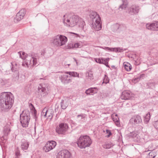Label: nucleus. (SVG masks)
I'll return each mask as SVG.
<instances>
[{
    "mask_svg": "<svg viewBox=\"0 0 158 158\" xmlns=\"http://www.w3.org/2000/svg\"><path fill=\"white\" fill-rule=\"evenodd\" d=\"M9 131H10V129H9Z\"/></svg>",
    "mask_w": 158,
    "mask_h": 158,
    "instance_id": "57",
    "label": "nucleus"
},
{
    "mask_svg": "<svg viewBox=\"0 0 158 158\" xmlns=\"http://www.w3.org/2000/svg\"><path fill=\"white\" fill-rule=\"evenodd\" d=\"M21 55L22 56V57H25L26 56H29V54H26L24 52H22V54H21Z\"/></svg>",
    "mask_w": 158,
    "mask_h": 158,
    "instance_id": "47",
    "label": "nucleus"
},
{
    "mask_svg": "<svg viewBox=\"0 0 158 158\" xmlns=\"http://www.w3.org/2000/svg\"><path fill=\"white\" fill-rule=\"evenodd\" d=\"M115 117H117V114H116L115 115Z\"/></svg>",
    "mask_w": 158,
    "mask_h": 158,
    "instance_id": "55",
    "label": "nucleus"
},
{
    "mask_svg": "<svg viewBox=\"0 0 158 158\" xmlns=\"http://www.w3.org/2000/svg\"><path fill=\"white\" fill-rule=\"evenodd\" d=\"M65 73L69 74L70 76L73 77H79V74L76 72H65Z\"/></svg>",
    "mask_w": 158,
    "mask_h": 158,
    "instance_id": "26",
    "label": "nucleus"
},
{
    "mask_svg": "<svg viewBox=\"0 0 158 158\" xmlns=\"http://www.w3.org/2000/svg\"><path fill=\"white\" fill-rule=\"evenodd\" d=\"M157 1H158V0H157Z\"/></svg>",
    "mask_w": 158,
    "mask_h": 158,
    "instance_id": "58",
    "label": "nucleus"
},
{
    "mask_svg": "<svg viewBox=\"0 0 158 158\" xmlns=\"http://www.w3.org/2000/svg\"><path fill=\"white\" fill-rule=\"evenodd\" d=\"M74 47L78 48L79 47L80 44L79 43H76L74 44Z\"/></svg>",
    "mask_w": 158,
    "mask_h": 158,
    "instance_id": "46",
    "label": "nucleus"
},
{
    "mask_svg": "<svg viewBox=\"0 0 158 158\" xmlns=\"http://www.w3.org/2000/svg\"><path fill=\"white\" fill-rule=\"evenodd\" d=\"M73 48H74V45L72 44H68L67 45V48H68L70 49Z\"/></svg>",
    "mask_w": 158,
    "mask_h": 158,
    "instance_id": "41",
    "label": "nucleus"
},
{
    "mask_svg": "<svg viewBox=\"0 0 158 158\" xmlns=\"http://www.w3.org/2000/svg\"><path fill=\"white\" fill-rule=\"evenodd\" d=\"M147 29L152 31H158V21H156L151 23H147L146 25Z\"/></svg>",
    "mask_w": 158,
    "mask_h": 158,
    "instance_id": "13",
    "label": "nucleus"
},
{
    "mask_svg": "<svg viewBox=\"0 0 158 158\" xmlns=\"http://www.w3.org/2000/svg\"><path fill=\"white\" fill-rule=\"evenodd\" d=\"M151 55L155 56L156 57H158V50L154 49L151 51Z\"/></svg>",
    "mask_w": 158,
    "mask_h": 158,
    "instance_id": "29",
    "label": "nucleus"
},
{
    "mask_svg": "<svg viewBox=\"0 0 158 158\" xmlns=\"http://www.w3.org/2000/svg\"><path fill=\"white\" fill-rule=\"evenodd\" d=\"M44 50H43L41 52V55L42 56H44Z\"/></svg>",
    "mask_w": 158,
    "mask_h": 158,
    "instance_id": "48",
    "label": "nucleus"
},
{
    "mask_svg": "<svg viewBox=\"0 0 158 158\" xmlns=\"http://www.w3.org/2000/svg\"><path fill=\"white\" fill-rule=\"evenodd\" d=\"M123 52L124 51H126L127 50V49H126V48H125V49H123Z\"/></svg>",
    "mask_w": 158,
    "mask_h": 158,
    "instance_id": "52",
    "label": "nucleus"
},
{
    "mask_svg": "<svg viewBox=\"0 0 158 158\" xmlns=\"http://www.w3.org/2000/svg\"><path fill=\"white\" fill-rule=\"evenodd\" d=\"M112 118L113 121L115 123L116 125L117 126H119L120 125V123L119 122V119L118 117H113Z\"/></svg>",
    "mask_w": 158,
    "mask_h": 158,
    "instance_id": "31",
    "label": "nucleus"
},
{
    "mask_svg": "<svg viewBox=\"0 0 158 158\" xmlns=\"http://www.w3.org/2000/svg\"><path fill=\"white\" fill-rule=\"evenodd\" d=\"M138 136V135L135 133H132L131 134V136L133 138H137Z\"/></svg>",
    "mask_w": 158,
    "mask_h": 158,
    "instance_id": "44",
    "label": "nucleus"
},
{
    "mask_svg": "<svg viewBox=\"0 0 158 158\" xmlns=\"http://www.w3.org/2000/svg\"><path fill=\"white\" fill-rule=\"evenodd\" d=\"M38 92L40 93L42 96L44 97L48 94V92L47 89L41 85L38 88Z\"/></svg>",
    "mask_w": 158,
    "mask_h": 158,
    "instance_id": "18",
    "label": "nucleus"
},
{
    "mask_svg": "<svg viewBox=\"0 0 158 158\" xmlns=\"http://www.w3.org/2000/svg\"><path fill=\"white\" fill-rule=\"evenodd\" d=\"M67 41V38L65 36L58 35L54 36L51 42L56 47H59L64 45Z\"/></svg>",
    "mask_w": 158,
    "mask_h": 158,
    "instance_id": "6",
    "label": "nucleus"
},
{
    "mask_svg": "<svg viewBox=\"0 0 158 158\" xmlns=\"http://www.w3.org/2000/svg\"><path fill=\"white\" fill-rule=\"evenodd\" d=\"M63 20L65 25L70 27L75 26L79 21L81 22L83 24L84 23L78 16L73 15L71 14H66L64 15Z\"/></svg>",
    "mask_w": 158,
    "mask_h": 158,
    "instance_id": "2",
    "label": "nucleus"
},
{
    "mask_svg": "<svg viewBox=\"0 0 158 158\" xmlns=\"http://www.w3.org/2000/svg\"><path fill=\"white\" fill-rule=\"evenodd\" d=\"M59 78L61 81L64 83H68L70 81V76L66 75H63L59 77Z\"/></svg>",
    "mask_w": 158,
    "mask_h": 158,
    "instance_id": "19",
    "label": "nucleus"
},
{
    "mask_svg": "<svg viewBox=\"0 0 158 158\" xmlns=\"http://www.w3.org/2000/svg\"><path fill=\"white\" fill-rule=\"evenodd\" d=\"M145 75L144 74H140L138 77V78L139 80L143 79L145 77Z\"/></svg>",
    "mask_w": 158,
    "mask_h": 158,
    "instance_id": "40",
    "label": "nucleus"
},
{
    "mask_svg": "<svg viewBox=\"0 0 158 158\" xmlns=\"http://www.w3.org/2000/svg\"><path fill=\"white\" fill-rule=\"evenodd\" d=\"M98 91V89L97 87L90 88L86 90L85 93L87 95H94V94H96Z\"/></svg>",
    "mask_w": 158,
    "mask_h": 158,
    "instance_id": "17",
    "label": "nucleus"
},
{
    "mask_svg": "<svg viewBox=\"0 0 158 158\" xmlns=\"http://www.w3.org/2000/svg\"><path fill=\"white\" fill-rule=\"evenodd\" d=\"M139 9V7L135 5H133L128 8L127 13L131 15L136 14L138 13Z\"/></svg>",
    "mask_w": 158,
    "mask_h": 158,
    "instance_id": "10",
    "label": "nucleus"
},
{
    "mask_svg": "<svg viewBox=\"0 0 158 158\" xmlns=\"http://www.w3.org/2000/svg\"><path fill=\"white\" fill-rule=\"evenodd\" d=\"M92 143L90 138L87 135L81 136L77 139V144L81 149L89 146Z\"/></svg>",
    "mask_w": 158,
    "mask_h": 158,
    "instance_id": "4",
    "label": "nucleus"
},
{
    "mask_svg": "<svg viewBox=\"0 0 158 158\" xmlns=\"http://www.w3.org/2000/svg\"><path fill=\"white\" fill-rule=\"evenodd\" d=\"M106 134L107 135V137H109L110 135H112L111 132L110 130H106Z\"/></svg>",
    "mask_w": 158,
    "mask_h": 158,
    "instance_id": "39",
    "label": "nucleus"
},
{
    "mask_svg": "<svg viewBox=\"0 0 158 158\" xmlns=\"http://www.w3.org/2000/svg\"><path fill=\"white\" fill-rule=\"evenodd\" d=\"M109 80L107 77L106 75H105L104 78L103 79V83H105L106 84L109 83Z\"/></svg>",
    "mask_w": 158,
    "mask_h": 158,
    "instance_id": "37",
    "label": "nucleus"
},
{
    "mask_svg": "<svg viewBox=\"0 0 158 158\" xmlns=\"http://www.w3.org/2000/svg\"><path fill=\"white\" fill-rule=\"evenodd\" d=\"M11 70L14 73L13 79L15 81H16L18 80L19 78V67L15 62H11Z\"/></svg>",
    "mask_w": 158,
    "mask_h": 158,
    "instance_id": "8",
    "label": "nucleus"
},
{
    "mask_svg": "<svg viewBox=\"0 0 158 158\" xmlns=\"http://www.w3.org/2000/svg\"><path fill=\"white\" fill-rule=\"evenodd\" d=\"M41 115L44 116L45 117L52 118V114L46 108H44L43 110L41 113Z\"/></svg>",
    "mask_w": 158,
    "mask_h": 158,
    "instance_id": "21",
    "label": "nucleus"
},
{
    "mask_svg": "<svg viewBox=\"0 0 158 158\" xmlns=\"http://www.w3.org/2000/svg\"><path fill=\"white\" fill-rule=\"evenodd\" d=\"M14 102V97L11 93H2L0 97V111H8L12 107Z\"/></svg>",
    "mask_w": 158,
    "mask_h": 158,
    "instance_id": "1",
    "label": "nucleus"
},
{
    "mask_svg": "<svg viewBox=\"0 0 158 158\" xmlns=\"http://www.w3.org/2000/svg\"><path fill=\"white\" fill-rule=\"evenodd\" d=\"M104 59L103 58H95L94 60L97 63H98L100 64H102L103 63V61Z\"/></svg>",
    "mask_w": 158,
    "mask_h": 158,
    "instance_id": "36",
    "label": "nucleus"
},
{
    "mask_svg": "<svg viewBox=\"0 0 158 158\" xmlns=\"http://www.w3.org/2000/svg\"><path fill=\"white\" fill-rule=\"evenodd\" d=\"M60 105L62 109L64 110L66 109L68 106V104L67 100L65 99L64 100H62L60 103Z\"/></svg>",
    "mask_w": 158,
    "mask_h": 158,
    "instance_id": "25",
    "label": "nucleus"
},
{
    "mask_svg": "<svg viewBox=\"0 0 158 158\" xmlns=\"http://www.w3.org/2000/svg\"><path fill=\"white\" fill-rule=\"evenodd\" d=\"M112 147V144L110 143H108L103 145V148L106 149H109Z\"/></svg>",
    "mask_w": 158,
    "mask_h": 158,
    "instance_id": "38",
    "label": "nucleus"
},
{
    "mask_svg": "<svg viewBox=\"0 0 158 158\" xmlns=\"http://www.w3.org/2000/svg\"><path fill=\"white\" fill-rule=\"evenodd\" d=\"M90 19L92 21H96V19L100 18L99 15L95 12H92L89 15Z\"/></svg>",
    "mask_w": 158,
    "mask_h": 158,
    "instance_id": "22",
    "label": "nucleus"
},
{
    "mask_svg": "<svg viewBox=\"0 0 158 158\" xmlns=\"http://www.w3.org/2000/svg\"><path fill=\"white\" fill-rule=\"evenodd\" d=\"M86 116V115L85 114H81L77 115V117L80 123H83L85 122V118Z\"/></svg>",
    "mask_w": 158,
    "mask_h": 158,
    "instance_id": "23",
    "label": "nucleus"
},
{
    "mask_svg": "<svg viewBox=\"0 0 158 158\" xmlns=\"http://www.w3.org/2000/svg\"><path fill=\"white\" fill-rule=\"evenodd\" d=\"M93 27L97 31L101 30L102 28L101 18L96 20L94 21H93L92 23Z\"/></svg>",
    "mask_w": 158,
    "mask_h": 158,
    "instance_id": "14",
    "label": "nucleus"
},
{
    "mask_svg": "<svg viewBox=\"0 0 158 158\" xmlns=\"http://www.w3.org/2000/svg\"><path fill=\"white\" fill-rule=\"evenodd\" d=\"M26 14V10L25 9H23L21 10L18 12L15 17L14 19V22L15 23H17L18 22L21 20L23 18Z\"/></svg>",
    "mask_w": 158,
    "mask_h": 158,
    "instance_id": "9",
    "label": "nucleus"
},
{
    "mask_svg": "<svg viewBox=\"0 0 158 158\" xmlns=\"http://www.w3.org/2000/svg\"><path fill=\"white\" fill-rule=\"evenodd\" d=\"M71 155L70 152L67 150H63L58 154L56 158H69Z\"/></svg>",
    "mask_w": 158,
    "mask_h": 158,
    "instance_id": "12",
    "label": "nucleus"
},
{
    "mask_svg": "<svg viewBox=\"0 0 158 158\" xmlns=\"http://www.w3.org/2000/svg\"><path fill=\"white\" fill-rule=\"evenodd\" d=\"M73 59L74 60V61L76 62L77 64V60L75 58H73Z\"/></svg>",
    "mask_w": 158,
    "mask_h": 158,
    "instance_id": "49",
    "label": "nucleus"
},
{
    "mask_svg": "<svg viewBox=\"0 0 158 158\" xmlns=\"http://www.w3.org/2000/svg\"><path fill=\"white\" fill-rule=\"evenodd\" d=\"M19 55V57L22 59H23L24 61L23 62L22 65L23 66H25V65L27 68H29L30 66H32L33 65H35L37 64V59L35 58L36 56H35V54L33 52L29 54V56H27L25 57H22L21 55V52H18Z\"/></svg>",
    "mask_w": 158,
    "mask_h": 158,
    "instance_id": "3",
    "label": "nucleus"
},
{
    "mask_svg": "<svg viewBox=\"0 0 158 158\" xmlns=\"http://www.w3.org/2000/svg\"><path fill=\"white\" fill-rule=\"evenodd\" d=\"M123 66L125 70L127 71H130L132 68L131 65L129 63L126 62L123 63Z\"/></svg>",
    "mask_w": 158,
    "mask_h": 158,
    "instance_id": "24",
    "label": "nucleus"
},
{
    "mask_svg": "<svg viewBox=\"0 0 158 158\" xmlns=\"http://www.w3.org/2000/svg\"><path fill=\"white\" fill-rule=\"evenodd\" d=\"M109 60V58H106L103 60V63L102 64H103L105 65L107 67L110 68V66L108 65V61Z\"/></svg>",
    "mask_w": 158,
    "mask_h": 158,
    "instance_id": "34",
    "label": "nucleus"
},
{
    "mask_svg": "<svg viewBox=\"0 0 158 158\" xmlns=\"http://www.w3.org/2000/svg\"><path fill=\"white\" fill-rule=\"evenodd\" d=\"M20 152L19 150H16L15 151V156H20Z\"/></svg>",
    "mask_w": 158,
    "mask_h": 158,
    "instance_id": "43",
    "label": "nucleus"
},
{
    "mask_svg": "<svg viewBox=\"0 0 158 158\" xmlns=\"http://www.w3.org/2000/svg\"><path fill=\"white\" fill-rule=\"evenodd\" d=\"M154 127L157 130H158V120L155 122Z\"/></svg>",
    "mask_w": 158,
    "mask_h": 158,
    "instance_id": "45",
    "label": "nucleus"
},
{
    "mask_svg": "<svg viewBox=\"0 0 158 158\" xmlns=\"http://www.w3.org/2000/svg\"><path fill=\"white\" fill-rule=\"evenodd\" d=\"M56 142L54 141H51L46 143L44 147V150L46 152H48L53 149L56 145Z\"/></svg>",
    "mask_w": 158,
    "mask_h": 158,
    "instance_id": "11",
    "label": "nucleus"
},
{
    "mask_svg": "<svg viewBox=\"0 0 158 158\" xmlns=\"http://www.w3.org/2000/svg\"><path fill=\"white\" fill-rule=\"evenodd\" d=\"M30 119V113L28 110L23 111L20 114V120L23 127H27Z\"/></svg>",
    "mask_w": 158,
    "mask_h": 158,
    "instance_id": "5",
    "label": "nucleus"
},
{
    "mask_svg": "<svg viewBox=\"0 0 158 158\" xmlns=\"http://www.w3.org/2000/svg\"><path fill=\"white\" fill-rule=\"evenodd\" d=\"M150 118V114L149 113H147L144 117V121L147 123L149 121Z\"/></svg>",
    "mask_w": 158,
    "mask_h": 158,
    "instance_id": "33",
    "label": "nucleus"
},
{
    "mask_svg": "<svg viewBox=\"0 0 158 158\" xmlns=\"http://www.w3.org/2000/svg\"><path fill=\"white\" fill-rule=\"evenodd\" d=\"M81 27H83V25H81Z\"/></svg>",
    "mask_w": 158,
    "mask_h": 158,
    "instance_id": "54",
    "label": "nucleus"
},
{
    "mask_svg": "<svg viewBox=\"0 0 158 158\" xmlns=\"http://www.w3.org/2000/svg\"><path fill=\"white\" fill-rule=\"evenodd\" d=\"M69 128L68 124L65 123H61L56 127V131L59 134L64 135L66 134Z\"/></svg>",
    "mask_w": 158,
    "mask_h": 158,
    "instance_id": "7",
    "label": "nucleus"
},
{
    "mask_svg": "<svg viewBox=\"0 0 158 158\" xmlns=\"http://www.w3.org/2000/svg\"><path fill=\"white\" fill-rule=\"evenodd\" d=\"M1 139H2V140H3V139H4V138L3 136L1 138Z\"/></svg>",
    "mask_w": 158,
    "mask_h": 158,
    "instance_id": "51",
    "label": "nucleus"
},
{
    "mask_svg": "<svg viewBox=\"0 0 158 158\" xmlns=\"http://www.w3.org/2000/svg\"><path fill=\"white\" fill-rule=\"evenodd\" d=\"M157 84L155 82H148L147 84V86L148 88H153L155 87V85Z\"/></svg>",
    "mask_w": 158,
    "mask_h": 158,
    "instance_id": "30",
    "label": "nucleus"
},
{
    "mask_svg": "<svg viewBox=\"0 0 158 158\" xmlns=\"http://www.w3.org/2000/svg\"><path fill=\"white\" fill-rule=\"evenodd\" d=\"M68 66H69V65H70V64H68Z\"/></svg>",
    "mask_w": 158,
    "mask_h": 158,
    "instance_id": "56",
    "label": "nucleus"
},
{
    "mask_svg": "<svg viewBox=\"0 0 158 158\" xmlns=\"http://www.w3.org/2000/svg\"><path fill=\"white\" fill-rule=\"evenodd\" d=\"M29 146L28 142L25 139H22L21 141V148L23 151L27 149Z\"/></svg>",
    "mask_w": 158,
    "mask_h": 158,
    "instance_id": "20",
    "label": "nucleus"
},
{
    "mask_svg": "<svg viewBox=\"0 0 158 158\" xmlns=\"http://www.w3.org/2000/svg\"><path fill=\"white\" fill-rule=\"evenodd\" d=\"M105 49L106 50L108 51H113V50L114 49V48H110L109 47H105Z\"/></svg>",
    "mask_w": 158,
    "mask_h": 158,
    "instance_id": "42",
    "label": "nucleus"
},
{
    "mask_svg": "<svg viewBox=\"0 0 158 158\" xmlns=\"http://www.w3.org/2000/svg\"><path fill=\"white\" fill-rule=\"evenodd\" d=\"M19 156H16V157L15 158H19Z\"/></svg>",
    "mask_w": 158,
    "mask_h": 158,
    "instance_id": "53",
    "label": "nucleus"
},
{
    "mask_svg": "<svg viewBox=\"0 0 158 158\" xmlns=\"http://www.w3.org/2000/svg\"><path fill=\"white\" fill-rule=\"evenodd\" d=\"M152 152H150V153H149V156H150V155H151L152 156Z\"/></svg>",
    "mask_w": 158,
    "mask_h": 158,
    "instance_id": "50",
    "label": "nucleus"
},
{
    "mask_svg": "<svg viewBox=\"0 0 158 158\" xmlns=\"http://www.w3.org/2000/svg\"><path fill=\"white\" fill-rule=\"evenodd\" d=\"M132 96V93L130 91L125 90L122 93L121 98L125 100L130 99Z\"/></svg>",
    "mask_w": 158,
    "mask_h": 158,
    "instance_id": "15",
    "label": "nucleus"
},
{
    "mask_svg": "<svg viewBox=\"0 0 158 158\" xmlns=\"http://www.w3.org/2000/svg\"><path fill=\"white\" fill-rule=\"evenodd\" d=\"M29 107H30L31 109L33 111V113H34V116L36 117V114H37V112L36 110H35V107H34L33 104L31 103H30L29 105Z\"/></svg>",
    "mask_w": 158,
    "mask_h": 158,
    "instance_id": "32",
    "label": "nucleus"
},
{
    "mask_svg": "<svg viewBox=\"0 0 158 158\" xmlns=\"http://www.w3.org/2000/svg\"><path fill=\"white\" fill-rule=\"evenodd\" d=\"M86 77L91 80L93 79V74L91 71L87 72L86 73Z\"/></svg>",
    "mask_w": 158,
    "mask_h": 158,
    "instance_id": "28",
    "label": "nucleus"
},
{
    "mask_svg": "<svg viewBox=\"0 0 158 158\" xmlns=\"http://www.w3.org/2000/svg\"><path fill=\"white\" fill-rule=\"evenodd\" d=\"M123 3L120 5L119 8L123 9L126 8L127 5V0H122Z\"/></svg>",
    "mask_w": 158,
    "mask_h": 158,
    "instance_id": "27",
    "label": "nucleus"
},
{
    "mask_svg": "<svg viewBox=\"0 0 158 158\" xmlns=\"http://www.w3.org/2000/svg\"><path fill=\"white\" fill-rule=\"evenodd\" d=\"M130 122L135 125L139 124L142 122L141 118L139 115L135 116L131 118Z\"/></svg>",
    "mask_w": 158,
    "mask_h": 158,
    "instance_id": "16",
    "label": "nucleus"
},
{
    "mask_svg": "<svg viewBox=\"0 0 158 158\" xmlns=\"http://www.w3.org/2000/svg\"><path fill=\"white\" fill-rule=\"evenodd\" d=\"M113 51L116 52H123V50L120 48H114Z\"/></svg>",
    "mask_w": 158,
    "mask_h": 158,
    "instance_id": "35",
    "label": "nucleus"
}]
</instances>
